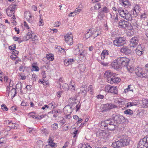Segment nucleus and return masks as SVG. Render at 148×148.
<instances>
[{"label": "nucleus", "mask_w": 148, "mask_h": 148, "mask_svg": "<svg viewBox=\"0 0 148 148\" xmlns=\"http://www.w3.org/2000/svg\"><path fill=\"white\" fill-rule=\"evenodd\" d=\"M112 118L106 120L104 121L105 127L110 130H114L119 125L125 121V117L117 113H114L112 116Z\"/></svg>", "instance_id": "obj_1"}, {"label": "nucleus", "mask_w": 148, "mask_h": 148, "mask_svg": "<svg viewBox=\"0 0 148 148\" xmlns=\"http://www.w3.org/2000/svg\"><path fill=\"white\" fill-rule=\"evenodd\" d=\"M130 140L126 136L112 143V146L114 148H119L123 146H126L130 143Z\"/></svg>", "instance_id": "obj_2"}, {"label": "nucleus", "mask_w": 148, "mask_h": 148, "mask_svg": "<svg viewBox=\"0 0 148 148\" xmlns=\"http://www.w3.org/2000/svg\"><path fill=\"white\" fill-rule=\"evenodd\" d=\"M119 61L120 62L121 66H125L130 72H132L133 71L134 68L128 65L130 61V59L129 58L125 57H119Z\"/></svg>", "instance_id": "obj_3"}, {"label": "nucleus", "mask_w": 148, "mask_h": 148, "mask_svg": "<svg viewBox=\"0 0 148 148\" xmlns=\"http://www.w3.org/2000/svg\"><path fill=\"white\" fill-rule=\"evenodd\" d=\"M135 73L138 77L141 78H148V72L147 70L145 68H137L135 69Z\"/></svg>", "instance_id": "obj_4"}, {"label": "nucleus", "mask_w": 148, "mask_h": 148, "mask_svg": "<svg viewBox=\"0 0 148 148\" xmlns=\"http://www.w3.org/2000/svg\"><path fill=\"white\" fill-rule=\"evenodd\" d=\"M138 148H147L148 147V135L141 139L138 144Z\"/></svg>", "instance_id": "obj_5"}, {"label": "nucleus", "mask_w": 148, "mask_h": 148, "mask_svg": "<svg viewBox=\"0 0 148 148\" xmlns=\"http://www.w3.org/2000/svg\"><path fill=\"white\" fill-rule=\"evenodd\" d=\"M113 43L114 45L117 47L123 46L126 43L125 39L123 37H117L114 40Z\"/></svg>", "instance_id": "obj_6"}, {"label": "nucleus", "mask_w": 148, "mask_h": 148, "mask_svg": "<svg viewBox=\"0 0 148 148\" xmlns=\"http://www.w3.org/2000/svg\"><path fill=\"white\" fill-rule=\"evenodd\" d=\"M131 24L128 21L123 19L120 20L118 23V26L121 28L123 29H129L131 26Z\"/></svg>", "instance_id": "obj_7"}, {"label": "nucleus", "mask_w": 148, "mask_h": 148, "mask_svg": "<svg viewBox=\"0 0 148 148\" xmlns=\"http://www.w3.org/2000/svg\"><path fill=\"white\" fill-rule=\"evenodd\" d=\"M119 58H118L116 59H115L113 61H112L111 63V66L112 67L117 70H119L121 68L122 66L121 65Z\"/></svg>", "instance_id": "obj_8"}, {"label": "nucleus", "mask_w": 148, "mask_h": 148, "mask_svg": "<svg viewBox=\"0 0 148 148\" xmlns=\"http://www.w3.org/2000/svg\"><path fill=\"white\" fill-rule=\"evenodd\" d=\"M105 91L114 94H117L118 93L117 87L116 86L108 85L105 87Z\"/></svg>", "instance_id": "obj_9"}, {"label": "nucleus", "mask_w": 148, "mask_h": 148, "mask_svg": "<svg viewBox=\"0 0 148 148\" xmlns=\"http://www.w3.org/2000/svg\"><path fill=\"white\" fill-rule=\"evenodd\" d=\"M65 40L66 42L69 45H71L73 43V39L72 34H67L64 37Z\"/></svg>", "instance_id": "obj_10"}, {"label": "nucleus", "mask_w": 148, "mask_h": 148, "mask_svg": "<svg viewBox=\"0 0 148 148\" xmlns=\"http://www.w3.org/2000/svg\"><path fill=\"white\" fill-rule=\"evenodd\" d=\"M110 78L107 79V82L110 84H113L115 83H117L120 82L121 81L120 78L115 76V75H114Z\"/></svg>", "instance_id": "obj_11"}, {"label": "nucleus", "mask_w": 148, "mask_h": 148, "mask_svg": "<svg viewBox=\"0 0 148 148\" xmlns=\"http://www.w3.org/2000/svg\"><path fill=\"white\" fill-rule=\"evenodd\" d=\"M130 47L123 46L121 48L120 51L121 53L128 55L132 52Z\"/></svg>", "instance_id": "obj_12"}, {"label": "nucleus", "mask_w": 148, "mask_h": 148, "mask_svg": "<svg viewBox=\"0 0 148 148\" xmlns=\"http://www.w3.org/2000/svg\"><path fill=\"white\" fill-rule=\"evenodd\" d=\"M117 107L115 105L112 103H107L103 105V110L107 111L111 109L117 108Z\"/></svg>", "instance_id": "obj_13"}, {"label": "nucleus", "mask_w": 148, "mask_h": 148, "mask_svg": "<svg viewBox=\"0 0 148 148\" xmlns=\"http://www.w3.org/2000/svg\"><path fill=\"white\" fill-rule=\"evenodd\" d=\"M131 21V26L129 28V29H131L134 27V28L139 29V25L138 23L137 19L132 18Z\"/></svg>", "instance_id": "obj_14"}, {"label": "nucleus", "mask_w": 148, "mask_h": 148, "mask_svg": "<svg viewBox=\"0 0 148 148\" xmlns=\"http://www.w3.org/2000/svg\"><path fill=\"white\" fill-rule=\"evenodd\" d=\"M138 42V38L136 37H132L130 41V47H136L137 45Z\"/></svg>", "instance_id": "obj_15"}, {"label": "nucleus", "mask_w": 148, "mask_h": 148, "mask_svg": "<svg viewBox=\"0 0 148 148\" xmlns=\"http://www.w3.org/2000/svg\"><path fill=\"white\" fill-rule=\"evenodd\" d=\"M144 51V48L141 45H139L136 49V53L138 56H141L143 53Z\"/></svg>", "instance_id": "obj_16"}, {"label": "nucleus", "mask_w": 148, "mask_h": 148, "mask_svg": "<svg viewBox=\"0 0 148 148\" xmlns=\"http://www.w3.org/2000/svg\"><path fill=\"white\" fill-rule=\"evenodd\" d=\"M72 111V106L69 105H67L64 108V112L65 114H71Z\"/></svg>", "instance_id": "obj_17"}, {"label": "nucleus", "mask_w": 148, "mask_h": 148, "mask_svg": "<svg viewBox=\"0 0 148 148\" xmlns=\"http://www.w3.org/2000/svg\"><path fill=\"white\" fill-rule=\"evenodd\" d=\"M6 122L8 123V125L11 129H16L17 128V125L15 123H13L12 121L7 120L6 121Z\"/></svg>", "instance_id": "obj_18"}, {"label": "nucleus", "mask_w": 148, "mask_h": 148, "mask_svg": "<svg viewBox=\"0 0 148 148\" xmlns=\"http://www.w3.org/2000/svg\"><path fill=\"white\" fill-rule=\"evenodd\" d=\"M71 101V103L72 104V106H73V105H75V104H76V105L75 107H76L77 109L76 110V111H78L80 108L79 106H78V104L79 103L78 101L75 98H73L71 99L70 98Z\"/></svg>", "instance_id": "obj_19"}, {"label": "nucleus", "mask_w": 148, "mask_h": 148, "mask_svg": "<svg viewBox=\"0 0 148 148\" xmlns=\"http://www.w3.org/2000/svg\"><path fill=\"white\" fill-rule=\"evenodd\" d=\"M120 4L125 8H127L131 5L128 0H120Z\"/></svg>", "instance_id": "obj_20"}, {"label": "nucleus", "mask_w": 148, "mask_h": 148, "mask_svg": "<svg viewBox=\"0 0 148 148\" xmlns=\"http://www.w3.org/2000/svg\"><path fill=\"white\" fill-rule=\"evenodd\" d=\"M118 12L120 16L122 17H124L125 15L128 11L126 10H124L121 8H119L118 10Z\"/></svg>", "instance_id": "obj_21"}, {"label": "nucleus", "mask_w": 148, "mask_h": 148, "mask_svg": "<svg viewBox=\"0 0 148 148\" xmlns=\"http://www.w3.org/2000/svg\"><path fill=\"white\" fill-rule=\"evenodd\" d=\"M115 75V73H113L112 72L110 71H106L104 74V77L105 78H107V79L110 78L112 76Z\"/></svg>", "instance_id": "obj_22"}, {"label": "nucleus", "mask_w": 148, "mask_h": 148, "mask_svg": "<svg viewBox=\"0 0 148 148\" xmlns=\"http://www.w3.org/2000/svg\"><path fill=\"white\" fill-rule=\"evenodd\" d=\"M132 18L133 16L132 14H130L128 11L127 13L125 14L124 17H123V18L127 21H131V20H132Z\"/></svg>", "instance_id": "obj_23"}, {"label": "nucleus", "mask_w": 148, "mask_h": 148, "mask_svg": "<svg viewBox=\"0 0 148 148\" xmlns=\"http://www.w3.org/2000/svg\"><path fill=\"white\" fill-rule=\"evenodd\" d=\"M133 87V86L131 84L129 85L128 86L127 88L124 90V93H127L129 91L133 92L134 91Z\"/></svg>", "instance_id": "obj_24"}, {"label": "nucleus", "mask_w": 148, "mask_h": 148, "mask_svg": "<svg viewBox=\"0 0 148 148\" xmlns=\"http://www.w3.org/2000/svg\"><path fill=\"white\" fill-rule=\"evenodd\" d=\"M30 13L29 11H26L24 13V16L27 19V20L29 23H31L32 21L31 19L29 18V16H30Z\"/></svg>", "instance_id": "obj_25"}, {"label": "nucleus", "mask_w": 148, "mask_h": 148, "mask_svg": "<svg viewBox=\"0 0 148 148\" xmlns=\"http://www.w3.org/2000/svg\"><path fill=\"white\" fill-rule=\"evenodd\" d=\"M101 8V5L100 3H96L94 8L91 7L90 10L92 11H94L95 10H98Z\"/></svg>", "instance_id": "obj_26"}, {"label": "nucleus", "mask_w": 148, "mask_h": 148, "mask_svg": "<svg viewBox=\"0 0 148 148\" xmlns=\"http://www.w3.org/2000/svg\"><path fill=\"white\" fill-rule=\"evenodd\" d=\"M109 55L108 51L107 50H104L102 51L101 55V59L104 60L106 56H108Z\"/></svg>", "instance_id": "obj_27"}, {"label": "nucleus", "mask_w": 148, "mask_h": 148, "mask_svg": "<svg viewBox=\"0 0 148 148\" xmlns=\"http://www.w3.org/2000/svg\"><path fill=\"white\" fill-rule=\"evenodd\" d=\"M74 61L75 60L73 59H66L64 60V64L66 66H67L70 64H72Z\"/></svg>", "instance_id": "obj_28"}, {"label": "nucleus", "mask_w": 148, "mask_h": 148, "mask_svg": "<svg viewBox=\"0 0 148 148\" xmlns=\"http://www.w3.org/2000/svg\"><path fill=\"white\" fill-rule=\"evenodd\" d=\"M33 37L32 34V32H28L23 37L24 40H27L30 38Z\"/></svg>", "instance_id": "obj_29"}, {"label": "nucleus", "mask_w": 148, "mask_h": 148, "mask_svg": "<svg viewBox=\"0 0 148 148\" xmlns=\"http://www.w3.org/2000/svg\"><path fill=\"white\" fill-rule=\"evenodd\" d=\"M98 61L99 62L104 66H108L110 63L109 61H106V59L103 60V62L101 60H99L98 59Z\"/></svg>", "instance_id": "obj_30"}, {"label": "nucleus", "mask_w": 148, "mask_h": 148, "mask_svg": "<svg viewBox=\"0 0 148 148\" xmlns=\"http://www.w3.org/2000/svg\"><path fill=\"white\" fill-rule=\"evenodd\" d=\"M106 134V132L103 130H99V132H97V134L99 135L101 138L105 137Z\"/></svg>", "instance_id": "obj_31"}, {"label": "nucleus", "mask_w": 148, "mask_h": 148, "mask_svg": "<svg viewBox=\"0 0 148 148\" xmlns=\"http://www.w3.org/2000/svg\"><path fill=\"white\" fill-rule=\"evenodd\" d=\"M6 12L7 15L10 16H12V15H13L14 12L15 11H13L11 9H10L9 8H7L6 10Z\"/></svg>", "instance_id": "obj_32"}, {"label": "nucleus", "mask_w": 148, "mask_h": 148, "mask_svg": "<svg viewBox=\"0 0 148 148\" xmlns=\"http://www.w3.org/2000/svg\"><path fill=\"white\" fill-rule=\"evenodd\" d=\"M92 30L90 29L87 31V32L85 34V38L86 39L92 36Z\"/></svg>", "instance_id": "obj_33"}, {"label": "nucleus", "mask_w": 148, "mask_h": 148, "mask_svg": "<svg viewBox=\"0 0 148 148\" xmlns=\"http://www.w3.org/2000/svg\"><path fill=\"white\" fill-rule=\"evenodd\" d=\"M60 89H63L64 90H67L69 89V85L66 83H64L62 85H60Z\"/></svg>", "instance_id": "obj_34"}, {"label": "nucleus", "mask_w": 148, "mask_h": 148, "mask_svg": "<svg viewBox=\"0 0 148 148\" xmlns=\"http://www.w3.org/2000/svg\"><path fill=\"white\" fill-rule=\"evenodd\" d=\"M36 63H34L32 64V71H38L39 70V68L38 66L36 65Z\"/></svg>", "instance_id": "obj_35"}, {"label": "nucleus", "mask_w": 148, "mask_h": 148, "mask_svg": "<svg viewBox=\"0 0 148 148\" xmlns=\"http://www.w3.org/2000/svg\"><path fill=\"white\" fill-rule=\"evenodd\" d=\"M142 106L143 108H147L148 107V101L144 99L142 100Z\"/></svg>", "instance_id": "obj_36"}, {"label": "nucleus", "mask_w": 148, "mask_h": 148, "mask_svg": "<svg viewBox=\"0 0 148 148\" xmlns=\"http://www.w3.org/2000/svg\"><path fill=\"white\" fill-rule=\"evenodd\" d=\"M92 36H93L94 38L99 35V33L97 29L94 30L92 32Z\"/></svg>", "instance_id": "obj_37"}, {"label": "nucleus", "mask_w": 148, "mask_h": 148, "mask_svg": "<svg viewBox=\"0 0 148 148\" xmlns=\"http://www.w3.org/2000/svg\"><path fill=\"white\" fill-rule=\"evenodd\" d=\"M46 56L47 59L51 61H53L54 59L53 55L52 54H47Z\"/></svg>", "instance_id": "obj_38"}, {"label": "nucleus", "mask_w": 148, "mask_h": 148, "mask_svg": "<svg viewBox=\"0 0 148 148\" xmlns=\"http://www.w3.org/2000/svg\"><path fill=\"white\" fill-rule=\"evenodd\" d=\"M87 92H88L89 93L92 95L93 93V89L92 85H90L89 86L88 88H86Z\"/></svg>", "instance_id": "obj_39"}, {"label": "nucleus", "mask_w": 148, "mask_h": 148, "mask_svg": "<svg viewBox=\"0 0 148 148\" xmlns=\"http://www.w3.org/2000/svg\"><path fill=\"white\" fill-rule=\"evenodd\" d=\"M117 14L113 15L112 14L110 13L111 18L112 19H113L115 22H117L118 20V16Z\"/></svg>", "instance_id": "obj_40"}, {"label": "nucleus", "mask_w": 148, "mask_h": 148, "mask_svg": "<svg viewBox=\"0 0 148 148\" xmlns=\"http://www.w3.org/2000/svg\"><path fill=\"white\" fill-rule=\"evenodd\" d=\"M11 94L12 95V99L16 95V90L15 88H13L11 90Z\"/></svg>", "instance_id": "obj_41"}, {"label": "nucleus", "mask_w": 148, "mask_h": 148, "mask_svg": "<svg viewBox=\"0 0 148 148\" xmlns=\"http://www.w3.org/2000/svg\"><path fill=\"white\" fill-rule=\"evenodd\" d=\"M100 10L104 13H108L109 11V9L106 6H104Z\"/></svg>", "instance_id": "obj_42"}, {"label": "nucleus", "mask_w": 148, "mask_h": 148, "mask_svg": "<svg viewBox=\"0 0 148 148\" xmlns=\"http://www.w3.org/2000/svg\"><path fill=\"white\" fill-rule=\"evenodd\" d=\"M81 146V148H92L88 144H83L80 145Z\"/></svg>", "instance_id": "obj_43"}, {"label": "nucleus", "mask_w": 148, "mask_h": 148, "mask_svg": "<svg viewBox=\"0 0 148 148\" xmlns=\"http://www.w3.org/2000/svg\"><path fill=\"white\" fill-rule=\"evenodd\" d=\"M62 113L61 111L60 110L56 111L55 112L54 115L53 116V117L56 118L59 116V114H61Z\"/></svg>", "instance_id": "obj_44"}, {"label": "nucleus", "mask_w": 148, "mask_h": 148, "mask_svg": "<svg viewBox=\"0 0 148 148\" xmlns=\"http://www.w3.org/2000/svg\"><path fill=\"white\" fill-rule=\"evenodd\" d=\"M17 5L16 4H12L11 5H10L9 7H8V8H9L10 9H11L13 11H15V9L16 8Z\"/></svg>", "instance_id": "obj_45"}, {"label": "nucleus", "mask_w": 148, "mask_h": 148, "mask_svg": "<svg viewBox=\"0 0 148 148\" xmlns=\"http://www.w3.org/2000/svg\"><path fill=\"white\" fill-rule=\"evenodd\" d=\"M79 70L80 71L82 72H84L85 69L86 67L85 66L84 64H82L80 65L79 66Z\"/></svg>", "instance_id": "obj_46"}, {"label": "nucleus", "mask_w": 148, "mask_h": 148, "mask_svg": "<svg viewBox=\"0 0 148 148\" xmlns=\"http://www.w3.org/2000/svg\"><path fill=\"white\" fill-rule=\"evenodd\" d=\"M124 113L126 114L131 115L133 114V111L130 109H127L124 111Z\"/></svg>", "instance_id": "obj_47"}, {"label": "nucleus", "mask_w": 148, "mask_h": 148, "mask_svg": "<svg viewBox=\"0 0 148 148\" xmlns=\"http://www.w3.org/2000/svg\"><path fill=\"white\" fill-rule=\"evenodd\" d=\"M136 104L134 102H128L127 103V105L126 106L128 107L130 106H136Z\"/></svg>", "instance_id": "obj_48"}, {"label": "nucleus", "mask_w": 148, "mask_h": 148, "mask_svg": "<svg viewBox=\"0 0 148 148\" xmlns=\"http://www.w3.org/2000/svg\"><path fill=\"white\" fill-rule=\"evenodd\" d=\"M1 108L4 111H7L8 110V108L6 105L4 104H3L1 105Z\"/></svg>", "instance_id": "obj_49"}, {"label": "nucleus", "mask_w": 148, "mask_h": 148, "mask_svg": "<svg viewBox=\"0 0 148 148\" xmlns=\"http://www.w3.org/2000/svg\"><path fill=\"white\" fill-rule=\"evenodd\" d=\"M37 78V76L35 74H33L32 75V79L33 82L36 81Z\"/></svg>", "instance_id": "obj_50"}, {"label": "nucleus", "mask_w": 148, "mask_h": 148, "mask_svg": "<svg viewBox=\"0 0 148 148\" xmlns=\"http://www.w3.org/2000/svg\"><path fill=\"white\" fill-rule=\"evenodd\" d=\"M134 9L136 10V12L137 13H139L140 10V7L138 5H136L134 7Z\"/></svg>", "instance_id": "obj_51"}, {"label": "nucleus", "mask_w": 148, "mask_h": 148, "mask_svg": "<svg viewBox=\"0 0 148 148\" xmlns=\"http://www.w3.org/2000/svg\"><path fill=\"white\" fill-rule=\"evenodd\" d=\"M0 140L1 142V144H5L6 142V138L4 137L0 138Z\"/></svg>", "instance_id": "obj_52"}, {"label": "nucleus", "mask_w": 148, "mask_h": 148, "mask_svg": "<svg viewBox=\"0 0 148 148\" xmlns=\"http://www.w3.org/2000/svg\"><path fill=\"white\" fill-rule=\"evenodd\" d=\"M30 116L32 117V118L36 119L37 118V115L35 114L34 112H32L31 113H30Z\"/></svg>", "instance_id": "obj_53"}, {"label": "nucleus", "mask_w": 148, "mask_h": 148, "mask_svg": "<svg viewBox=\"0 0 148 148\" xmlns=\"http://www.w3.org/2000/svg\"><path fill=\"white\" fill-rule=\"evenodd\" d=\"M51 127L53 130H56L58 128V124L55 123L51 125Z\"/></svg>", "instance_id": "obj_54"}, {"label": "nucleus", "mask_w": 148, "mask_h": 148, "mask_svg": "<svg viewBox=\"0 0 148 148\" xmlns=\"http://www.w3.org/2000/svg\"><path fill=\"white\" fill-rule=\"evenodd\" d=\"M132 13H133V14L134 15V16L135 17H136L137 16V14L139 13H137V12H136V10H134V9L132 10L131 11Z\"/></svg>", "instance_id": "obj_55"}, {"label": "nucleus", "mask_w": 148, "mask_h": 148, "mask_svg": "<svg viewBox=\"0 0 148 148\" xmlns=\"http://www.w3.org/2000/svg\"><path fill=\"white\" fill-rule=\"evenodd\" d=\"M16 48V45L13 44L12 45L10 46L9 47V49L11 50H14Z\"/></svg>", "instance_id": "obj_56"}, {"label": "nucleus", "mask_w": 148, "mask_h": 148, "mask_svg": "<svg viewBox=\"0 0 148 148\" xmlns=\"http://www.w3.org/2000/svg\"><path fill=\"white\" fill-rule=\"evenodd\" d=\"M139 114L136 112H133V114H132L131 115V116H132V118H136L137 116Z\"/></svg>", "instance_id": "obj_57"}, {"label": "nucleus", "mask_w": 148, "mask_h": 148, "mask_svg": "<svg viewBox=\"0 0 148 148\" xmlns=\"http://www.w3.org/2000/svg\"><path fill=\"white\" fill-rule=\"evenodd\" d=\"M49 145L52 147H57V144L53 142L49 144Z\"/></svg>", "instance_id": "obj_58"}, {"label": "nucleus", "mask_w": 148, "mask_h": 148, "mask_svg": "<svg viewBox=\"0 0 148 148\" xmlns=\"http://www.w3.org/2000/svg\"><path fill=\"white\" fill-rule=\"evenodd\" d=\"M87 92V91L86 89H85L84 88V90H81L80 93L83 95H86Z\"/></svg>", "instance_id": "obj_59"}, {"label": "nucleus", "mask_w": 148, "mask_h": 148, "mask_svg": "<svg viewBox=\"0 0 148 148\" xmlns=\"http://www.w3.org/2000/svg\"><path fill=\"white\" fill-rule=\"evenodd\" d=\"M53 138H52L51 136H49V139L48 140V142L49 143V144L53 142Z\"/></svg>", "instance_id": "obj_60"}, {"label": "nucleus", "mask_w": 148, "mask_h": 148, "mask_svg": "<svg viewBox=\"0 0 148 148\" xmlns=\"http://www.w3.org/2000/svg\"><path fill=\"white\" fill-rule=\"evenodd\" d=\"M61 24V23L60 21H57L55 23L54 26L55 27H59Z\"/></svg>", "instance_id": "obj_61"}, {"label": "nucleus", "mask_w": 148, "mask_h": 148, "mask_svg": "<svg viewBox=\"0 0 148 148\" xmlns=\"http://www.w3.org/2000/svg\"><path fill=\"white\" fill-rule=\"evenodd\" d=\"M27 132L30 133H33L35 131L34 130L33 128H29L27 130Z\"/></svg>", "instance_id": "obj_62"}, {"label": "nucleus", "mask_w": 148, "mask_h": 148, "mask_svg": "<svg viewBox=\"0 0 148 148\" xmlns=\"http://www.w3.org/2000/svg\"><path fill=\"white\" fill-rule=\"evenodd\" d=\"M103 13H104L100 10V12L98 13V14L99 16H100L101 17L103 18L104 16Z\"/></svg>", "instance_id": "obj_63"}, {"label": "nucleus", "mask_w": 148, "mask_h": 148, "mask_svg": "<svg viewBox=\"0 0 148 148\" xmlns=\"http://www.w3.org/2000/svg\"><path fill=\"white\" fill-rule=\"evenodd\" d=\"M19 52L17 50H15L12 52V54L14 55L15 56H17Z\"/></svg>", "instance_id": "obj_64"}]
</instances>
